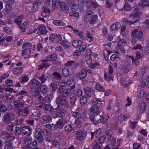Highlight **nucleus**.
Returning <instances> with one entry per match:
<instances>
[{
  "label": "nucleus",
  "mask_w": 149,
  "mask_h": 149,
  "mask_svg": "<svg viewBox=\"0 0 149 149\" xmlns=\"http://www.w3.org/2000/svg\"><path fill=\"white\" fill-rule=\"evenodd\" d=\"M31 88V89H36L33 96L37 98V100L40 101L41 102L43 100V97L40 94L39 87L41 84L39 81L36 79H32L30 83Z\"/></svg>",
  "instance_id": "1"
},
{
  "label": "nucleus",
  "mask_w": 149,
  "mask_h": 149,
  "mask_svg": "<svg viewBox=\"0 0 149 149\" xmlns=\"http://www.w3.org/2000/svg\"><path fill=\"white\" fill-rule=\"evenodd\" d=\"M62 83L64 85H62L61 83L60 84V86L61 87L58 88V91L61 95V96L66 98L68 96L71 90L75 88V84H74L72 86L67 87H65V81H64Z\"/></svg>",
  "instance_id": "2"
},
{
  "label": "nucleus",
  "mask_w": 149,
  "mask_h": 149,
  "mask_svg": "<svg viewBox=\"0 0 149 149\" xmlns=\"http://www.w3.org/2000/svg\"><path fill=\"white\" fill-rule=\"evenodd\" d=\"M101 99H97L96 101H94L93 104H94L92 105L90 109V113H91L97 115H98L100 112L99 105L100 104L101 107L104 105L105 104L104 102Z\"/></svg>",
  "instance_id": "3"
},
{
  "label": "nucleus",
  "mask_w": 149,
  "mask_h": 149,
  "mask_svg": "<svg viewBox=\"0 0 149 149\" xmlns=\"http://www.w3.org/2000/svg\"><path fill=\"white\" fill-rule=\"evenodd\" d=\"M36 132L35 134V138L38 139V142L42 143L43 141L42 133L45 135L49 136L50 135L51 133L48 130L44 129L42 130L40 128H37L36 129Z\"/></svg>",
  "instance_id": "4"
},
{
  "label": "nucleus",
  "mask_w": 149,
  "mask_h": 149,
  "mask_svg": "<svg viewBox=\"0 0 149 149\" xmlns=\"http://www.w3.org/2000/svg\"><path fill=\"white\" fill-rule=\"evenodd\" d=\"M78 1L79 3L81 4V5L85 3L87 8L89 9L91 8L96 9L99 6V4L95 0H87L85 1V0H78Z\"/></svg>",
  "instance_id": "5"
},
{
  "label": "nucleus",
  "mask_w": 149,
  "mask_h": 149,
  "mask_svg": "<svg viewBox=\"0 0 149 149\" xmlns=\"http://www.w3.org/2000/svg\"><path fill=\"white\" fill-rule=\"evenodd\" d=\"M135 10H136L137 11H136L132 14L134 16L133 19L134 20L133 22L131 21H129L127 18H125L123 19V22L128 25H131L134 24L139 21V15L138 12L139 10L138 9L136 8Z\"/></svg>",
  "instance_id": "6"
},
{
  "label": "nucleus",
  "mask_w": 149,
  "mask_h": 149,
  "mask_svg": "<svg viewBox=\"0 0 149 149\" xmlns=\"http://www.w3.org/2000/svg\"><path fill=\"white\" fill-rule=\"evenodd\" d=\"M56 103L58 105H61L65 108L69 107V104L67 101L66 98L62 97V96H58L56 98Z\"/></svg>",
  "instance_id": "7"
},
{
  "label": "nucleus",
  "mask_w": 149,
  "mask_h": 149,
  "mask_svg": "<svg viewBox=\"0 0 149 149\" xmlns=\"http://www.w3.org/2000/svg\"><path fill=\"white\" fill-rule=\"evenodd\" d=\"M84 91L86 96L88 99H89L93 97L94 91L93 88L86 87L84 88Z\"/></svg>",
  "instance_id": "8"
},
{
  "label": "nucleus",
  "mask_w": 149,
  "mask_h": 149,
  "mask_svg": "<svg viewBox=\"0 0 149 149\" xmlns=\"http://www.w3.org/2000/svg\"><path fill=\"white\" fill-rule=\"evenodd\" d=\"M79 65V63L75 61L71 60L68 61L64 64V65L65 67H71L73 69L75 70Z\"/></svg>",
  "instance_id": "9"
},
{
  "label": "nucleus",
  "mask_w": 149,
  "mask_h": 149,
  "mask_svg": "<svg viewBox=\"0 0 149 149\" xmlns=\"http://www.w3.org/2000/svg\"><path fill=\"white\" fill-rule=\"evenodd\" d=\"M91 122L95 125H97L101 123L104 122L103 117H101L99 120H96L95 116L93 115H91L89 116Z\"/></svg>",
  "instance_id": "10"
},
{
  "label": "nucleus",
  "mask_w": 149,
  "mask_h": 149,
  "mask_svg": "<svg viewBox=\"0 0 149 149\" xmlns=\"http://www.w3.org/2000/svg\"><path fill=\"white\" fill-rule=\"evenodd\" d=\"M132 36L134 37L137 39H140L142 38L143 36V32L141 31H138L137 29H135L132 32Z\"/></svg>",
  "instance_id": "11"
},
{
  "label": "nucleus",
  "mask_w": 149,
  "mask_h": 149,
  "mask_svg": "<svg viewBox=\"0 0 149 149\" xmlns=\"http://www.w3.org/2000/svg\"><path fill=\"white\" fill-rule=\"evenodd\" d=\"M57 58V55L56 54H52L45 57L44 59L42 60L43 62H46L48 61H53L56 60Z\"/></svg>",
  "instance_id": "12"
},
{
  "label": "nucleus",
  "mask_w": 149,
  "mask_h": 149,
  "mask_svg": "<svg viewBox=\"0 0 149 149\" xmlns=\"http://www.w3.org/2000/svg\"><path fill=\"white\" fill-rule=\"evenodd\" d=\"M41 104L38 106L40 108L43 109L45 111H50L52 109L51 107L49 105L45 104L43 103V100L42 102L40 101H38Z\"/></svg>",
  "instance_id": "13"
},
{
  "label": "nucleus",
  "mask_w": 149,
  "mask_h": 149,
  "mask_svg": "<svg viewBox=\"0 0 149 149\" xmlns=\"http://www.w3.org/2000/svg\"><path fill=\"white\" fill-rule=\"evenodd\" d=\"M102 134V129L100 128H99L98 129L96 130L95 132H91V139H93L94 138V135L96 138H99L100 137V136Z\"/></svg>",
  "instance_id": "14"
},
{
  "label": "nucleus",
  "mask_w": 149,
  "mask_h": 149,
  "mask_svg": "<svg viewBox=\"0 0 149 149\" xmlns=\"http://www.w3.org/2000/svg\"><path fill=\"white\" fill-rule=\"evenodd\" d=\"M130 117L129 114L126 113L125 114L121 113L120 114L118 118V121L120 123H123V121H125Z\"/></svg>",
  "instance_id": "15"
},
{
  "label": "nucleus",
  "mask_w": 149,
  "mask_h": 149,
  "mask_svg": "<svg viewBox=\"0 0 149 149\" xmlns=\"http://www.w3.org/2000/svg\"><path fill=\"white\" fill-rule=\"evenodd\" d=\"M48 32L46 30V27L44 25L40 26L37 31V34L38 35H45L47 34Z\"/></svg>",
  "instance_id": "16"
},
{
  "label": "nucleus",
  "mask_w": 149,
  "mask_h": 149,
  "mask_svg": "<svg viewBox=\"0 0 149 149\" xmlns=\"http://www.w3.org/2000/svg\"><path fill=\"white\" fill-rule=\"evenodd\" d=\"M42 123L44 126H46L47 123L52 120L51 117L48 115H44L43 116L42 118Z\"/></svg>",
  "instance_id": "17"
},
{
  "label": "nucleus",
  "mask_w": 149,
  "mask_h": 149,
  "mask_svg": "<svg viewBox=\"0 0 149 149\" xmlns=\"http://www.w3.org/2000/svg\"><path fill=\"white\" fill-rule=\"evenodd\" d=\"M120 27V24L119 22H116L110 26V30L116 31H118Z\"/></svg>",
  "instance_id": "18"
},
{
  "label": "nucleus",
  "mask_w": 149,
  "mask_h": 149,
  "mask_svg": "<svg viewBox=\"0 0 149 149\" xmlns=\"http://www.w3.org/2000/svg\"><path fill=\"white\" fill-rule=\"evenodd\" d=\"M50 77V74L47 73L45 74H43L42 76L39 78V79L41 81V83L43 84L45 83V81Z\"/></svg>",
  "instance_id": "19"
},
{
  "label": "nucleus",
  "mask_w": 149,
  "mask_h": 149,
  "mask_svg": "<svg viewBox=\"0 0 149 149\" xmlns=\"http://www.w3.org/2000/svg\"><path fill=\"white\" fill-rule=\"evenodd\" d=\"M86 70L83 69L81 70L79 73L77 74V77L81 79L84 78L87 75Z\"/></svg>",
  "instance_id": "20"
},
{
  "label": "nucleus",
  "mask_w": 149,
  "mask_h": 149,
  "mask_svg": "<svg viewBox=\"0 0 149 149\" xmlns=\"http://www.w3.org/2000/svg\"><path fill=\"white\" fill-rule=\"evenodd\" d=\"M127 79L125 77H123L120 79V83L125 87H127L130 84L129 81H127Z\"/></svg>",
  "instance_id": "21"
},
{
  "label": "nucleus",
  "mask_w": 149,
  "mask_h": 149,
  "mask_svg": "<svg viewBox=\"0 0 149 149\" xmlns=\"http://www.w3.org/2000/svg\"><path fill=\"white\" fill-rule=\"evenodd\" d=\"M40 91L42 94L46 95L48 92V90L47 86L45 85H43L39 87V91Z\"/></svg>",
  "instance_id": "22"
},
{
  "label": "nucleus",
  "mask_w": 149,
  "mask_h": 149,
  "mask_svg": "<svg viewBox=\"0 0 149 149\" xmlns=\"http://www.w3.org/2000/svg\"><path fill=\"white\" fill-rule=\"evenodd\" d=\"M22 101L23 100H22L21 98L19 97L17 100H14V105L17 108H19L24 105Z\"/></svg>",
  "instance_id": "23"
},
{
  "label": "nucleus",
  "mask_w": 149,
  "mask_h": 149,
  "mask_svg": "<svg viewBox=\"0 0 149 149\" xmlns=\"http://www.w3.org/2000/svg\"><path fill=\"white\" fill-rule=\"evenodd\" d=\"M104 79L108 82H109L111 81H113L114 78V77L112 74L108 73L107 74L106 72H105L104 73Z\"/></svg>",
  "instance_id": "24"
},
{
  "label": "nucleus",
  "mask_w": 149,
  "mask_h": 149,
  "mask_svg": "<svg viewBox=\"0 0 149 149\" xmlns=\"http://www.w3.org/2000/svg\"><path fill=\"white\" fill-rule=\"evenodd\" d=\"M134 77L136 78L139 82H142L144 79L143 78V74L137 71L135 72Z\"/></svg>",
  "instance_id": "25"
},
{
  "label": "nucleus",
  "mask_w": 149,
  "mask_h": 149,
  "mask_svg": "<svg viewBox=\"0 0 149 149\" xmlns=\"http://www.w3.org/2000/svg\"><path fill=\"white\" fill-rule=\"evenodd\" d=\"M65 110L63 109H60L57 110L56 113V116L55 117L63 118L65 116Z\"/></svg>",
  "instance_id": "26"
},
{
  "label": "nucleus",
  "mask_w": 149,
  "mask_h": 149,
  "mask_svg": "<svg viewBox=\"0 0 149 149\" xmlns=\"http://www.w3.org/2000/svg\"><path fill=\"white\" fill-rule=\"evenodd\" d=\"M85 136L83 132L79 131L77 133L76 139L79 141H81L84 140Z\"/></svg>",
  "instance_id": "27"
},
{
  "label": "nucleus",
  "mask_w": 149,
  "mask_h": 149,
  "mask_svg": "<svg viewBox=\"0 0 149 149\" xmlns=\"http://www.w3.org/2000/svg\"><path fill=\"white\" fill-rule=\"evenodd\" d=\"M83 42L82 40H77L73 41L72 44L74 47L78 48L81 46Z\"/></svg>",
  "instance_id": "28"
},
{
  "label": "nucleus",
  "mask_w": 149,
  "mask_h": 149,
  "mask_svg": "<svg viewBox=\"0 0 149 149\" xmlns=\"http://www.w3.org/2000/svg\"><path fill=\"white\" fill-rule=\"evenodd\" d=\"M10 114L8 113H6L3 116V121L5 123H7L11 120Z\"/></svg>",
  "instance_id": "29"
},
{
  "label": "nucleus",
  "mask_w": 149,
  "mask_h": 149,
  "mask_svg": "<svg viewBox=\"0 0 149 149\" xmlns=\"http://www.w3.org/2000/svg\"><path fill=\"white\" fill-rule=\"evenodd\" d=\"M31 137L29 136V149L32 146L34 147H36L37 146V140H34L33 141H31Z\"/></svg>",
  "instance_id": "30"
},
{
  "label": "nucleus",
  "mask_w": 149,
  "mask_h": 149,
  "mask_svg": "<svg viewBox=\"0 0 149 149\" xmlns=\"http://www.w3.org/2000/svg\"><path fill=\"white\" fill-rule=\"evenodd\" d=\"M6 8L3 10V11L4 15H8L10 13L12 8L10 6L7 5H6Z\"/></svg>",
  "instance_id": "31"
},
{
  "label": "nucleus",
  "mask_w": 149,
  "mask_h": 149,
  "mask_svg": "<svg viewBox=\"0 0 149 149\" xmlns=\"http://www.w3.org/2000/svg\"><path fill=\"white\" fill-rule=\"evenodd\" d=\"M52 7L53 9H55L56 8L60 6L61 2L59 0H52Z\"/></svg>",
  "instance_id": "32"
},
{
  "label": "nucleus",
  "mask_w": 149,
  "mask_h": 149,
  "mask_svg": "<svg viewBox=\"0 0 149 149\" xmlns=\"http://www.w3.org/2000/svg\"><path fill=\"white\" fill-rule=\"evenodd\" d=\"M70 98L71 104L73 105L75 104L76 100V95L74 93H71L70 95Z\"/></svg>",
  "instance_id": "33"
},
{
  "label": "nucleus",
  "mask_w": 149,
  "mask_h": 149,
  "mask_svg": "<svg viewBox=\"0 0 149 149\" xmlns=\"http://www.w3.org/2000/svg\"><path fill=\"white\" fill-rule=\"evenodd\" d=\"M22 72L23 69L21 67L15 68L13 70V73L15 74H20L22 73Z\"/></svg>",
  "instance_id": "34"
},
{
  "label": "nucleus",
  "mask_w": 149,
  "mask_h": 149,
  "mask_svg": "<svg viewBox=\"0 0 149 149\" xmlns=\"http://www.w3.org/2000/svg\"><path fill=\"white\" fill-rule=\"evenodd\" d=\"M74 81L75 78L73 77H71L66 82V84L67 85L69 86V87H70V86H71V85L72 84V85H73L74 84H75V83L74 82Z\"/></svg>",
  "instance_id": "35"
},
{
  "label": "nucleus",
  "mask_w": 149,
  "mask_h": 149,
  "mask_svg": "<svg viewBox=\"0 0 149 149\" xmlns=\"http://www.w3.org/2000/svg\"><path fill=\"white\" fill-rule=\"evenodd\" d=\"M146 106L145 102H141V105L139 109V111L141 113L144 112V111L146 110Z\"/></svg>",
  "instance_id": "36"
},
{
  "label": "nucleus",
  "mask_w": 149,
  "mask_h": 149,
  "mask_svg": "<svg viewBox=\"0 0 149 149\" xmlns=\"http://www.w3.org/2000/svg\"><path fill=\"white\" fill-rule=\"evenodd\" d=\"M95 89L100 92H104L105 89L103 86H101L99 83H97L95 86Z\"/></svg>",
  "instance_id": "37"
},
{
  "label": "nucleus",
  "mask_w": 149,
  "mask_h": 149,
  "mask_svg": "<svg viewBox=\"0 0 149 149\" xmlns=\"http://www.w3.org/2000/svg\"><path fill=\"white\" fill-rule=\"evenodd\" d=\"M50 13V10L49 8H45L41 13V15L43 17L48 16Z\"/></svg>",
  "instance_id": "38"
},
{
  "label": "nucleus",
  "mask_w": 149,
  "mask_h": 149,
  "mask_svg": "<svg viewBox=\"0 0 149 149\" xmlns=\"http://www.w3.org/2000/svg\"><path fill=\"white\" fill-rule=\"evenodd\" d=\"M126 40L124 39H120L118 41L117 43V47L123 46V45L126 44Z\"/></svg>",
  "instance_id": "39"
},
{
  "label": "nucleus",
  "mask_w": 149,
  "mask_h": 149,
  "mask_svg": "<svg viewBox=\"0 0 149 149\" xmlns=\"http://www.w3.org/2000/svg\"><path fill=\"white\" fill-rule=\"evenodd\" d=\"M53 23L55 25L58 26H63L64 25L63 21L60 20H54L53 21Z\"/></svg>",
  "instance_id": "40"
},
{
  "label": "nucleus",
  "mask_w": 149,
  "mask_h": 149,
  "mask_svg": "<svg viewBox=\"0 0 149 149\" xmlns=\"http://www.w3.org/2000/svg\"><path fill=\"white\" fill-rule=\"evenodd\" d=\"M46 126L48 129L51 130H55L57 129L56 125L53 123L47 124Z\"/></svg>",
  "instance_id": "41"
},
{
  "label": "nucleus",
  "mask_w": 149,
  "mask_h": 149,
  "mask_svg": "<svg viewBox=\"0 0 149 149\" xmlns=\"http://www.w3.org/2000/svg\"><path fill=\"white\" fill-rule=\"evenodd\" d=\"M60 9L62 11H64L68 9V6L64 2H61L60 5Z\"/></svg>",
  "instance_id": "42"
},
{
  "label": "nucleus",
  "mask_w": 149,
  "mask_h": 149,
  "mask_svg": "<svg viewBox=\"0 0 149 149\" xmlns=\"http://www.w3.org/2000/svg\"><path fill=\"white\" fill-rule=\"evenodd\" d=\"M86 97L85 96H83L81 97L80 100V104L82 106H84L86 104L87 102V99Z\"/></svg>",
  "instance_id": "43"
},
{
  "label": "nucleus",
  "mask_w": 149,
  "mask_h": 149,
  "mask_svg": "<svg viewBox=\"0 0 149 149\" xmlns=\"http://www.w3.org/2000/svg\"><path fill=\"white\" fill-rule=\"evenodd\" d=\"M24 16L23 15H21L20 16L15 19L14 22L17 23L19 25L22 23V21L23 20Z\"/></svg>",
  "instance_id": "44"
},
{
  "label": "nucleus",
  "mask_w": 149,
  "mask_h": 149,
  "mask_svg": "<svg viewBox=\"0 0 149 149\" xmlns=\"http://www.w3.org/2000/svg\"><path fill=\"white\" fill-rule=\"evenodd\" d=\"M63 122L60 120H58L56 122V126L59 129H61L63 128L64 126Z\"/></svg>",
  "instance_id": "45"
},
{
  "label": "nucleus",
  "mask_w": 149,
  "mask_h": 149,
  "mask_svg": "<svg viewBox=\"0 0 149 149\" xmlns=\"http://www.w3.org/2000/svg\"><path fill=\"white\" fill-rule=\"evenodd\" d=\"M106 135L107 137L108 140L109 141H112V140H114L116 141V140L115 139H113V136L110 134L109 131H106Z\"/></svg>",
  "instance_id": "46"
},
{
  "label": "nucleus",
  "mask_w": 149,
  "mask_h": 149,
  "mask_svg": "<svg viewBox=\"0 0 149 149\" xmlns=\"http://www.w3.org/2000/svg\"><path fill=\"white\" fill-rule=\"evenodd\" d=\"M64 129L66 132H70L72 131L73 127L71 125L68 124L65 126Z\"/></svg>",
  "instance_id": "47"
},
{
  "label": "nucleus",
  "mask_w": 149,
  "mask_h": 149,
  "mask_svg": "<svg viewBox=\"0 0 149 149\" xmlns=\"http://www.w3.org/2000/svg\"><path fill=\"white\" fill-rule=\"evenodd\" d=\"M90 68L92 69H99L100 68V64L98 62H96L91 65Z\"/></svg>",
  "instance_id": "48"
},
{
  "label": "nucleus",
  "mask_w": 149,
  "mask_h": 149,
  "mask_svg": "<svg viewBox=\"0 0 149 149\" xmlns=\"http://www.w3.org/2000/svg\"><path fill=\"white\" fill-rule=\"evenodd\" d=\"M129 58L131 59L133 63H134L135 65L137 66L139 65L140 62L139 59L135 58L133 56H129Z\"/></svg>",
  "instance_id": "49"
},
{
  "label": "nucleus",
  "mask_w": 149,
  "mask_h": 149,
  "mask_svg": "<svg viewBox=\"0 0 149 149\" xmlns=\"http://www.w3.org/2000/svg\"><path fill=\"white\" fill-rule=\"evenodd\" d=\"M145 94L144 90H141L137 96V99L140 100H141Z\"/></svg>",
  "instance_id": "50"
},
{
  "label": "nucleus",
  "mask_w": 149,
  "mask_h": 149,
  "mask_svg": "<svg viewBox=\"0 0 149 149\" xmlns=\"http://www.w3.org/2000/svg\"><path fill=\"white\" fill-rule=\"evenodd\" d=\"M38 2L37 1L34 2L32 7L31 8V10L33 12L36 11L38 9Z\"/></svg>",
  "instance_id": "51"
},
{
  "label": "nucleus",
  "mask_w": 149,
  "mask_h": 149,
  "mask_svg": "<svg viewBox=\"0 0 149 149\" xmlns=\"http://www.w3.org/2000/svg\"><path fill=\"white\" fill-rule=\"evenodd\" d=\"M28 21L26 20L25 22L22 24V26H20V28L21 29L23 32L26 31V29L27 28L28 24Z\"/></svg>",
  "instance_id": "52"
},
{
  "label": "nucleus",
  "mask_w": 149,
  "mask_h": 149,
  "mask_svg": "<svg viewBox=\"0 0 149 149\" xmlns=\"http://www.w3.org/2000/svg\"><path fill=\"white\" fill-rule=\"evenodd\" d=\"M62 74L63 76L65 77H68L69 75L68 70L66 68H64L62 70Z\"/></svg>",
  "instance_id": "53"
},
{
  "label": "nucleus",
  "mask_w": 149,
  "mask_h": 149,
  "mask_svg": "<svg viewBox=\"0 0 149 149\" xmlns=\"http://www.w3.org/2000/svg\"><path fill=\"white\" fill-rule=\"evenodd\" d=\"M50 86L52 88V91L54 92L58 88V85L55 82L52 83L50 85Z\"/></svg>",
  "instance_id": "54"
},
{
  "label": "nucleus",
  "mask_w": 149,
  "mask_h": 149,
  "mask_svg": "<svg viewBox=\"0 0 149 149\" xmlns=\"http://www.w3.org/2000/svg\"><path fill=\"white\" fill-rule=\"evenodd\" d=\"M5 82L6 86H11L13 84V81L9 79H8L6 80Z\"/></svg>",
  "instance_id": "55"
},
{
  "label": "nucleus",
  "mask_w": 149,
  "mask_h": 149,
  "mask_svg": "<svg viewBox=\"0 0 149 149\" xmlns=\"http://www.w3.org/2000/svg\"><path fill=\"white\" fill-rule=\"evenodd\" d=\"M5 149H13L12 145L10 141H7L5 143Z\"/></svg>",
  "instance_id": "56"
},
{
  "label": "nucleus",
  "mask_w": 149,
  "mask_h": 149,
  "mask_svg": "<svg viewBox=\"0 0 149 149\" xmlns=\"http://www.w3.org/2000/svg\"><path fill=\"white\" fill-rule=\"evenodd\" d=\"M52 145L54 148H58L60 146L61 143L60 142L55 140L53 141Z\"/></svg>",
  "instance_id": "57"
},
{
  "label": "nucleus",
  "mask_w": 149,
  "mask_h": 149,
  "mask_svg": "<svg viewBox=\"0 0 149 149\" xmlns=\"http://www.w3.org/2000/svg\"><path fill=\"white\" fill-rule=\"evenodd\" d=\"M14 125L13 123L11 122H9L7 127V129L8 131H12L13 130Z\"/></svg>",
  "instance_id": "58"
},
{
  "label": "nucleus",
  "mask_w": 149,
  "mask_h": 149,
  "mask_svg": "<svg viewBox=\"0 0 149 149\" xmlns=\"http://www.w3.org/2000/svg\"><path fill=\"white\" fill-rule=\"evenodd\" d=\"M98 16L97 15H93L91 16V20L90 22V24H92L95 22L97 20L98 18Z\"/></svg>",
  "instance_id": "59"
},
{
  "label": "nucleus",
  "mask_w": 149,
  "mask_h": 149,
  "mask_svg": "<svg viewBox=\"0 0 149 149\" xmlns=\"http://www.w3.org/2000/svg\"><path fill=\"white\" fill-rule=\"evenodd\" d=\"M111 0H107L105 3V6L107 8L110 9L112 6L113 4V3L109 1Z\"/></svg>",
  "instance_id": "60"
},
{
  "label": "nucleus",
  "mask_w": 149,
  "mask_h": 149,
  "mask_svg": "<svg viewBox=\"0 0 149 149\" xmlns=\"http://www.w3.org/2000/svg\"><path fill=\"white\" fill-rule=\"evenodd\" d=\"M22 48L24 50H23L22 55V56H24L26 52L25 50H26L28 48V44L26 43L24 44L22 46Z\"/></svg>",
  "instance_id": "61"
},
{
  "label": "nucleus",
  "mask_w": 149,
  "mask_h": 149,
  "mask_svg": "<svg viewBox=\"0 0 149 149\" xmlns=\"http://www.w3.org/2000/svg\"><path fill=\"white\" fill-rule=\"evenodd\" d=\"M86 45L83 42V43L81 45V46L79 48V50L81 52H83L86 49Z\"/></svg>",
  "instance_id": "62"
},
{
  "label": "nucleus",
  "mask_w": 149,
  "mask_h": 149,
  "mask_svg": "<svg viewBox=\"0 0 149 149\" xmlns=\"http://www.w3.org/2000/svg\"><path fill=\"white\" fill-rule=\"evenodd\" d=\"M57 36V35H56L55 34H51L49 36V40L52 42H56Z\"/></svg>",
  "instance_id": "63"
},
{
  "label": "nucleus",
  "mask_w": 149,
  "mask_h": 149,
  "mask_svg": "<svg viewBox=\"0 0 149 149\" xmlns=\"http://www.w3.org/2000/svg\"><path fill=\"white\" fill-rule=\"evenodd\" d=\"M69 15L70 16L75 17H78L79 16V13L75 11H71L69 13Z\"/></svg>",
  "instance_id": "64"
}]
</instances>
